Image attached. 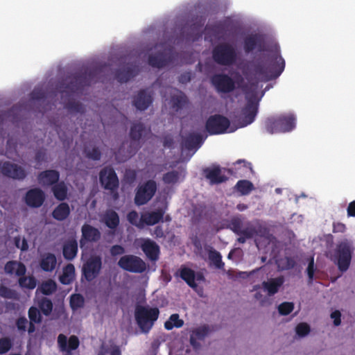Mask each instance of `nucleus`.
Wrapping results in <instances>:
<instances>
[{
	"mask_svg": "<svg viewBox=\"0 0 355 355\" xmlns=\"http://www.w3.org/2000/svg\"><path fill=\"white\" fill-rule=\"evenodd\" d=\"M99 182L101 186L111 192L116 191L119 186V178L113 168L105 166L99 173Z\"/></svg>",
	"mask_w": 355,
	"mask_h": 355,
	"instance_id": "f8f14e48",
	"label": "nucleus"
},
{
	"mask_svg": "<svg viewBox=\"0 0 355 355\" xmlns=\"http://www.w3.org/2000/svg\"><path fill=\"white\" fill-rule=\"evenodd\" d=\"M164 214L165 210L162 208L145 213L141 216V222H142L143 225H154L160 221H163Z\"/></svg>",
	"mask_w": 355,
	"mask_h": 355,
	"instance_id": "cd10ccee",
	"label": "nucleus"
},
{
	"mask_svg": "<svg viewBox=\"0 0 355 355\" xmlns=\"http://www.w3.org/2000/svg\"><path fill=\"white\" fill-rule=\"evenodd\" d=\"M82 236L80 240V248H83L85 243L97 242L101 239V232L96 228L89 224H84L81 227Z\"/></svg>",
	"mask_w": 355,
	"mask_h": 355,
	"instance_id": "aec40b11",
	"label": "nucleus"
},
{
	"mask_svg": "<svg viewBox=\"0 0 355 355\" xmlns=\"http://www.w3.org/2000/svg\"><path fill=\"white\" fill-rule=\"evenodd\" d=\"M28 320L24 316L19 317L16 320V326L19 331H25L26 330V325Z\"/></svg>",
	"mask_w": 355,
	"mask_h": 355,
	"instance_id": "e2e57ef3",
	"label": "nucleus"
},
{
	"mask_svg": "<svg viewBox=\"0 0 355 355\" xmlns=\"http://www.w3.org/2000/svg\"><path fill=\"white\" fill-rule=\"evenodd\" d=\"M104 223L107 227L112 230L116 229L119 225V216L114 210H107L104 214Z\"/></svg>",
	"mask_w": 355,
	"mask_h": 355,
	"instance_id": "e433bc0d",
	"label": "nucleus"
},
{
	"mask_svg": "<svg viewBox=\"0 0 355 355\" xmlns=\"http://www.w3.org/2000/svg\"><path fill=\"white\" fill-rule=\"evenodd\" d=\"M352 252V243L350 241L345 239L337 245L334 257L338 269L341 272H345L349 268Z\"/></svg>",
	"mask_w": 355,
	"mask_h": 355,
	"instance_id": "6e6552de",
	"label": "nucleus"
},
{
	"mask_svg": "<svg viewBox=\"0 0 355 355\" xmlns=\"http://www.w3.org/2000/svg\"><path fill=\"white\" fill-rule=\"evenodd\" d=\"M284 283V277L279 276L275 278H271L268 281H264L262 282L261 285L263 291L267 292L268 295L272 296L279 291Z\"/></svg>",
	"mask_w": 355,
	"mask_h": 355,
	"instance_id": "bb28decb",
	"label": "nucleus"
},
{
	"mask_svg": "<svg viewBox=\"0 0 355 355\" xmlns=\"http://www.w3.org/2000/svg\"><path fill=\"white\" fill-rule=\"evenodd\" d=\"M57 259L54 254L46 252L41 255L40 266L43 271L52 272L56 267Z\"/></svg>",
	"mask_w": 355,
	"mask_h": 355,
	"instance_id": "2f4dec72",
	"label": "nucleus"
},
{
	"mask_svg": "<svg viewBox=\"0 0 355 355\" xmlns=\"http://www.w3.org/2000/svg\"><path fill=\"white\" fill-rule=\"evenodd\" d=\"M264 39L259 33H252L247 35L243 40V49L245 53L252 52L257 49L259 51H263Z\"/></svg>",
	"mask_w": 355,
	"mask_h": 355,
	"instance_id": "f3484780",
	"label": "nucleus"
},
{
	"mask_svg": "<svg viewBox=\"0 0 355 355\" xmlns=\"http://www.w3.org/2000/svg\"><path fill=\"white\" fill-rule=\"evenodd\" d=\"M56 283L52 279H49L42 282L40 287L41 293L45 295H51L56 291Z\"/></svg>",
	"mask_w": 355,
	"mask_h": 355,
	"instance_id": "c03bdc74",
	"label": "nucleus"
},
{
	"mask_svg": "<svg viewBox=\"0 0 355 355\" xmlns=\"http://www.w3.org/2000/svg\"><path fill=\"white\" fill-rule=\"evenodd\" d=\"M208 258L211 263H212L216 268L224 269L225 263L222 260V255L219 252L215 249L211 248L208 252Z\"/></svg>",
	"mask_w": 355,
	"mask_h": 355,
	"instance_id": "a19ab883",
	"label": "nucleus"
},
{
	"mask_svg": "<svg viewBox=\"0 0 355 355\" xmlns=\"http://www.w3.org/2000/svg\"><path fill=\"white\" fill-rule=\"evenodd\" d=\"M37 306L44 315L49 316L53 311V304L50 299L42 297L38 300Z\"/></svg>",
	"mask_w": 355,
	"mask_h": 355,
	"instance_id": "4c0bfd02",
	"label": "nucleus"
},
{
	"mask_svg": "<svg viewBox=\"0 0 355 355\" xmlns=\"http://www.w3.org/2000/svg\"><path fill=\"white\" fill-rule=\"evenodd\" d=\"M235 188L241 195H248L253 190L254 185L249 180H242L237 182Z\"/></svg>",
	"mask_w": 355,
	"mask_h": 355,
	"instance_id": "79ce46f5",
	"label": "nucleus"
},
{
	"mask_svg": "<svg viewBox=\"0 0 355 355\" xmlns=\"http://www.w3.org/2000/svg\"><path fill=\"white\" fill-rule=\"evenodd\" d=\"M230 120L220 114L210 116L205 124V128L210 135L224 134L230 127Z\"/></svg>",
	"mask_w": 355,
	"mask_h": 355,
	"instance_id": "9b49d317",
	"label": "nucleus"
},
{
	"mask_svg": "<svg viewBox=\"0 0 355 355\" xmlns=\"http://www.w3.org/2000/svg\"><path fill=\"white\" fill-rule=\"evenodd\" d=\"M127 220L132 225H135L137 227H143V223L141 222V219L139 220L138 213L135 210H132L128 214Z\"/></svg>",
	"mask_w": 355,
	"mask_h": 355,
	"instance_id": "8fccbe9b",
	"label": "nucleus"
},
{
	"mask_svg": "<svg viewBox=\"0 0 355 355\" xmlns=\"http://www.w3.org/2000/svg\"><path fill=\"white\" fill-rule=\"evenodd\" d=\"M228 227L236 234L239 235L243 227V221L238 217L232 218Z\"/></svg>",
	"mask_w": 355,
	"mask_h": 355,
	"instance_id": "09e8293b",
	"label": "nucleus"
},
{
	"mask_svg": "<svg viewBox=\"0 0 355 355\" xmlns=\"http://www.w3.org/2000/svg\"><path fill=\"white\" fill-rule=\"evenodd\" d=\"M214 62L222 66H231L237 59L235 48L229 43H221L216 45L212 51Z\"/></svg>",
	"mask_w": 355,
	"mask_h": 355,
	"instance_id": "0eeeda50",
	"label": "nucleus"
},
{
	"mask_svg": "<svg viewBox=\"0 0 355 355\" xmlns=\"http://www.w3.org/2000/svg\"><path fill=\"white\" fill-rule=\"evenodd\" d=\"M147 132L146 128L144 123L141 122L134 123L130 130V137L131 143L130 150H128V157H130L135 155L139 148V141L141 137Z\"/></svg>",
	"mask_w": 355,
	"mask_h": 355,
	"instance_id": "2eb2a0df",
	"label": "nucleus"
},
{
	"mask_svg": "<svg viewBox=\"0 0 355 355\" xmlns=\"http://www.w3.org/2000/svg\"><path fill=\"white\" fill-rule=\"evenodd\" d=\"M28 318L31 322L40 324L42 321L40 311L35 306H31L28 311Z\"/></svg>",
	"mask_w": 355,
	"mask_h": 355,
	"instance_id": "49530a36",
	"label": "nucleus"
},
{
	"mask_svg": "<svg viewBox=\"0 0 355 355\" xmlns=\"http://www.w3.org/2000/svg\"><path fill=\"white\" fill-rule=\"evenodd\" d=\"M285 61L277 53L268 55L264 60L257 61L254 64V71L260 80L268 82L278 78L284 71Z\"/></svg>",
	"mask_w": 355,
	"mask_h": 355,
	"instance_id": "f257e3e1",
	"label": "nucleus"
},
{
	"mask_svg": "<svg viewBox=\"0 0 355 355\" xmlns=\"http://www.w3.org/2000/svg\"><path fill=\"white\" fill-rule=\"evenodd\" d=\"M296 118L293 114H284L268 117L265 121V128L270 134L284 133L295 128Z\"/></svg>",
	"mask_w": 355,
	"mask_h": 355,
	"instance_id": "7ed1b4c3",
	"label": "nucleus"
},
{
	"mask_svg": "<svg viewBox=\"0 0 355 355\" xmlns=\"http://www.w3.org/2000/svg\"><path fill=\"white\" fill-rule=\"evenodd\" d=\"M101 268L102 260L101 257H91L83 266V275L87 282H92L98 276Z\"/></svg>",
	"mask_w": 355,
	"mask_h": 355,
	"instance_id": "ddd939ff",
	"label": "nucleus"
},
{
	"mask_svg": "<svg viewBox=\"0 0 355 355\" xmlns=\"http://www.w3.org/2000/svg\"><path fill=\"white\" fill-rule=\"evenodd\" d=\"M296 334L300 337H304L310 332V327L305 322L298 324L295 327Z\"/></svg>",
	"mask_w": 355,
	"mask_h": 355,
	"instance_id": "864d4df0",
	"label": "nucleus"
},
{
	"mask_svg": "<svg viewBox=\"0 0 355 355\" xmlns=\"http://www.w3.org/2000/svg\"><path fill=\"white\" fill-rule=\"evenodd\" d=\"M340 316L341 314L339 311H335L331 313V318L334 319V324L335 326H338L340 324Z\"/></svg>",
	"mask_w": 355,
	"mask_h": 355,
	"instance_id": "69168bd1",
	"label": "nucleus"
},
{
	"mask_svg": "<svg viewBox=\"0 0 355 355\" xmlns=\"http://www.w3.org/2000/svg\"><path fill=\"white\" fill-rule=\"evenodd\" d=\"M259 81L256 80L243 87L247 103L242 112L245 118V125L252 123L258 111L257 89Z\"/></svg>",
	"mask_w": 355,
	"mask_h": 355,
	"instance_id": "20e7f679",
	"label": "nucleus"
},
{
	"mask_svg": "<svg viewBox=\"0 0 355 355\" xmlns=\"http://www.w3.org/2000/svg\"><path fill=\"white\" fill-rule=\"evenodd\" d=\"M46 94L40 88H35L31 93V98L33 100L40 101L45 98Z\"/></svg>",
	"mask_w": 355,
	"mask_h": 355,
	"instance_id": "13d9d810",
	"label": "nucleus"
},
{
	"mask_svg": "<svg viewBox=\"0 0 355 355\" xmlns=\"http://www.w3.org/2000/svg\"><path fill=\"white\" fill-rule=\"evenodd\" d=\"M15 291L3 286H0V296L6 299H12L15 297Z\"/></svg>",
	"mask_w": 355,
	"mask_h": 355,
	"instance_id": "4d7b16f0",
	"label": "nucleus"
},
{
	"mask_svg": "<svg viewBox=\"0 0 355 355\" xmlns=\"http://www.w3.org/2000/svg\"><path fill=\"white\" fill-rule=\"evenodd\" d=\"M19 285L21 288H25L28 289H33L36 287L37 281L33 276L26 277L19 276Z\"/></svg>",
	"mask_w": 355,
	"mask_h": 355,
	"instance_id": "37998d69",
	"label": "nucleus"
},
{
	"mask_svg": "<svg viewBox=\"0 0 355 355\" xmlns=\"http://www.w3.org/2000/svg\"><path fill=\"white\" fill-rule=\"evenodd\" d=\"M140 247L149 260L156 261L159 259V246L154 241L150 239H144Z\"/></svg>",
	"mask_w": 355,
	"mask_h": 355,
	"instance_id": "4be33fe9",
	"label": "nucleus"
},
{
	"mask_svg": "<svg viewBox=\"0 0 355 355\" xmlns=\"http://www.w3.org/2000/svg\"><path fill=\"white\" fill-rule=\"evenodd\" d=\"M294 309V305L292 302H283L278 306L279 313L282 315H287L291 313Z\"/></svg>",
	"mask_w": 355,
	"mask_h": 355,
	"instance_id": "603ef678",
	"label": "nucleus"
},
{
	"mask_svg": "<svg viewBox=\"0 0 355 355\" xmlns=\"http://www.w3.org/2000/svg\"><path fill=\"white\" fill-rule=\"evenodd\" d=\"M86 157L90 159L98 161L101 157V150L98 147H94L92 150H85Z\"/></svg>",
	"mask_w": 355,
	"mask_h": 355,
	"instance_id": "5fc2aeb1",
	"label": "nucleus"
},
{
	"mask_svg": "<svg viewBox=\"0 0 355 355\" xmlns=\"http://www.w3.org/2000/svg\"><path fill=\"white\" fill-rule=\"evenodd\" d=\"M153 234L157 239H161L165 237V234L163 230V227L160 225H157L155 227L154 230Z\"/></svg>",
	"mask_w": 355,
	"mask_h": 355,
	"instance_id": "338daca9",
	"label": "nucleus"
},
{
	"mask_svg": "<svg viewBox=\"0 0 355 355\" xmlns=\"http://www.w3.org/2000/svg\"><path fill=\"white\" fill-rule=\"evenodd\" d=\"M12 347V342L8 337L0 338V354L7 353Z\"/></svg>",
	"mask_w": 355,
	"mask_h": 355,
	"instance_id": "3c124183",
	"label": "nucleus"
},
{
	"mask_svg": "<svg viewBox=\"0 0 355 355\" xmlns=\"http://www.w3.org/2000/svg\"><path fill=\"white\" fill-rule=\"evenodd\" d=\"M73 278L74 277L62 272V275H60L59 277V280L61 284L64 285H69L73 282Z\"/></svg>",
	"mask_w": 355,
	"mask_h": 355,
	"instance_id": "0e129e2a",
	"label": "nucleus"
},
{
	"mask_svg": "<svg viewBox=\"0 0 355 355\" xmlns=\"http://www.w3.org/2000/svg\"><path fill=\"white\" fill-rule=\"evenodd\" d=\"M118 266L125 271L133 273H142L147 269L146 262L139 257L126 254L120 258Z\"/></svg>",
	"mask_w": 355,
	"mask_h": 355,
	"instance_id": "9d476101",
	"label": "nucleus"
},
{
	"mask_svg": "<svg viewBox=\"0 0 355 355\" xmlns=\"http://www.w3.org/2000/svg\"><path fill=\"white\" fill-rule=\"evenodd\" d=\"M97 69H89L85 71L76 73L70 81L66 84L63 90L61 91L62 98L67 94L70 96L74 93L81 92L85 86L91 85L94 77L97 74Z\"/></svg>",
	"mask_w": 355,
	"mask_h": 355,
	"instance_id": "f03ea898",
	"label": "nucleus"
},
{
	"mask_svg": "<svg viewBox=\"0 0 355 355\" xmlns=\"http://www.w3.org/2000/svg\"><path fill=\"white\" fill-rule=\"evenodd\" d=\"M37 179L43 186H53L58 182L60 173L56 170H46L38 174Z\"/></svg>",
	"mask_w": 355,
	"mask_h": 355,
	"instance_id": "a878e982",
	"label": "nucleus"
},
{
	"mask_svg": "<svg viewBox=\"0 0 355 355\" xmlns=\"http://www.w3.org/2000/svg\"><path fill=\"white\" fill-rule=\"evenodd\" d=\"M202 144V137L198 133H189L182 139V146L189 150H191L194 148L198 149Z\"/></svg>",
	"mask_w": 355,
	"mask_h": 355,
	"instance_id": "c85d7f7f",
	"label": "nucleus"
},
{
	"mask_svg": "<svg viewBox=\"0 0 355 355\" xmlns=\"http://www.w3.org/2000/svg\"><path fill=\"white\" fill-rule=\"evenodd\" d=\"M202 175L209 181L211 185L219 184L227 180V178L222 173L220 166H213L203 168Z\"/></svg>",
	"mask_w": 355,
	"mask_h": 355,
	"instance_id": "a211bd4d",
	"label": "nucleus"
},
{
	"mask_svg": "<svg viewBox=\"0 0 355 355\" xmlns=\"http://www.w3.org/2000/svg\"><path fill=\"white\" fill-rule=\"evenodd\" d=\"M173 60V49L165 48L154 55H150L148 62L153 67L161 69L171 63Z\"/></svg>",
	"mask_w": 355,
	"mask_h": 355,
	"instance_id": "4468645a",
	"label": "nucleus"
},
{
	"mask_svg": "<svg viewBox=\"0 0 355 355\" xmlns=\"http://www.w3.org/2000/svg\"><path fill=\"white\" fill-rule=\"evenodd\" d=\"M153 98L151 93L148 89H141L135 96L132 103L139 111L147 110L153 103Z\"/></svg>",
	"mask_w": 355,
	"mask_h": 355,
	"instance_id": "6ab92c4d",
	"label": "nucleus"
},
{
	"mask_svg": "<svg viewBox=\"0 0 355 355\" xmlns=\"http://www.w3.org/2000/svg\"><path fill=\"white\" fill-rule=\"evenodd\" d=\"M139 68L137 65L130 64L118 69L115 73L116 79L121 83H126L138 74Z\"/></svg>",
	"mask_w": 355,
	"mask_h": 355,
	"instance_id": "393cba45",
	"label": "nucleus"
},
{
	"mask_svg": "<svg viewBox=\"0 0 355 355\" xmlns=\"http://www.w3.org/2000/svg\"><path fill=\"white\" fill-rule=\"evenodd\" d=\"M65 107L71 112L73 113H80L83 114L85 112V107L79 101H69L66 105Z\"/></svg>",
	"mask_w": 355,
	"mask_h": 355,
	"instance_id": "a18cd8bd",
	"label": "nucleus"
},
{
	"mask_svg": "<svg viewBox=\"0 0 355 355\" xmlns=\"http://www.w3.org/2000/svg\"><path fill=\"white\" fill-rule=\"evenodd\" d=\"M84 297L80 294H73L70 297V306L73 310H77L84 306Z\"/></svg>",
	"mask_w": 355,
	"mask_h": 355,
	"instance_id": "de8ad7c7",
	"label": "nucleus"
},
{
	"mask_svg": "<svg viewBox=\"0 0 355 355\" xmlns=\"http://www.w3.org/2000/svg\"><path fill=\"white\" fill-rule=\"evenodd\" d=\"M67 187L64 182H57L52 187V192L58 200H64L67 196Z\"/></svg>",
	"mask_w": 355,
	"mask_h": 355,
	"instance_id": "58836bf2",
	"label": "nucleus"
},
{
	"mask_svg": "<svg viewBox=\"0 0 355 355\" xmlns=\"http://www.w3.org/2000/svg\"><path fill=\"white\" fill-rule=\"evenodd\" d=\"M184 322L180 318L178 313H173L170 315L169 318L164 322V328L166 330H172L173 328H181L183 327Z\"/></svg>",
	"mask_w": 355,
	"mask_h": 355,
	"instance_id": "ea45409f",
	"label": "nucleus"
},
{
	"mask_svg": "<svg viewBox=\"0 0 355 355\" xmlns=\"http://www.w3.org/2000/svg\"><path fill=\"white\" fill-rule=\"evenodd\" d=\"M209 332L210 328L207 324L200 326L191 331L189 343L193 349H197L200 347V343L198 340H203Z\"/></svg>",
	"mask_w": 355,
	"mask_h": 355,
	"instance_id": "5701e85b",
	"label": "nucleus"
},
{
	"mask_svg": "<svg viewBox=\"0 0 355 355\" xmlns=\"http://www.w3.org/2000/svg\"><path fill=\"white\" fill-rule=\"evenodd\" d=\"M185 175L186 168L185 167L181 166L179 167L178 170H173L164 173L162 177V180L165 184H175L180 180L181 178L184 179Z\"/></svg>",
	"mask_w": 355,
	"mask_h": 355,
	"instance_id": "72a5a7b5",
	"label": "nucleus"
},
{
	"mask_svg": "<svg viewBox=\"0 0 355 355\" xmlns=\"http://www.w3.org/2000/svg\"><path fill=\"white\" fill-rule=\"evenodd\" d=\"M44 200L45 194L39 188L28 190L25 196V202L30 207L38 208L42 205Z\"/></svg>",
	"mask_w": 355,
	"mask_h": 355,
	"instance_id": "412c9836",
	"label": "nucleus"
},
{
	"mask_svg": "<svg viewBox=\"0 0 355 355\" xmlns=\"http://www.w3.org/2000/svg\"><path fill=\"white\" fill-rule=\"evenodd\" d=\"M67 337L65 335L60 334L58 337V344L62 352L67 351Z\"/></svg>",
	"mask_w": 355,
	"mask_h": 355,
	"instance_id": "052dcab7",
	"label": "nucleus"
},
{
	"mask_svg": "<svg viewBox=\"0 0 355 355\" xmlns=\"http://www.w3.org/2000/svg\"><path fill=\"white\" fill-rule=\"evenodd\" d=\"M110 251L112 257H116L123 254L125 253V248L120 245H114L111 247Z\"/></svg>",
	"mask_w": 355,
	"mask_h": 355,
	"instance_id": "680f3d73",
	"label": "nucleus"
},
{
	"mask_svg": "<svg viewBox=\"0 0 355 355\" xmlns=\"http://www.w3.org/2000/svg\"><path fill=\"white\" fill-rule=\"evenodd\" d=\"M177 275L180 276L191 288H194L197 287L196 272L193 270L185 266H182L178 270Z\"/></svg>",
	"mask_w": 355,
	"mask_h": 355,
	"instance_id": "473e14b6",
	"label": "nucleus"
},
{
	"mask_svg": "<svg viewBox=\"0 0 355 355\" xmlns=\"http://www.w3.org/2000/svg\"><path fill=\"white\" fill-rule=\"evenodd\" d=\"M307 275L309 278V283L311 284L313 280L315 268H314V260L313 257L311 258V260L308 264V267L306 268Z\"/></svg>",
	"mask_w": 355,
	"mask_h": 355,
	"instance_id": "bf43d9fd",
	"label": "nucleus"
},
{
	"mask_svg": "<svg viewBox=\"0 0 355 355\" xmlns=\"http://www.w3.org/2000/svg\"><path fill=\"white\" fill-rule=\"evenodd\" d=\"M157 189V183L153 180H147L144 184L138 186L135 196V203L137 206H141L149 202Z\"/></svg>",
	"mask_w": 355,
	"mask_h": 355,
	"instance_id": "1a4fd4ad",
	"label": "nucleus"
},
{
	"mask_svg": "<svg viewBox=\"0 0 355 355\" xmlns=\"http://www.w3.org/2000/svg\"><path fill=\"white\" fill-rule=\"evenodd\" d=\"M266 232V228L262 226L258 227L254 226H248L241 230L239 233V237L237 239V242L239 243H245L247 239H252L256 235L262 236Z\"/></svg>",
	"mask_w": 355,
	"mask_h": 355,
	"instance_id": "b1692460",
	"label": "nucleus"
},
{
	"mask_svg": "<svg viewBox=\"0 0 355 355\" xmlns=\"http://www.w3.org/2000/svg\"><path fill=\"white\" fill-rule=\"evenodd\" d=\"M80 345L79 339L76 336H71L67 343V352L76 350Z\"/></svg>",
	"mask_w": 355,
	"mask_h": 355,
	"instance_id": "6e6d98bb",
	"label": "nucleus"
},
{
	"mask_svg": "<svg viewBox=\"0 0 355 355\" xmlns=\"http://www.w3.org/2000/svg\"><path fill=\"white\" fill-rule=\"evenodd\" d=\"M0 171L4 176L15 180H24L26 177V173L21 166L10 162H0Z\"/></svg>",
	"mask_w": 355,
	"mask_h": 355,
	"instance_id": "dca6fc26",
	"label": "nucleus"
},
{
	"mask_svg": "<svg viewBox=\"0 0 355 355\" xmlns=\"http://www.w3.org/2000/svg\"><path fill=\"white\" fill-rule=\"evenodd\" d=\"M70 214V208L67 203L61 202L53 211L52 216L57 220L62 221Z\"/></svg>",
	"mask_w": 355,
	"mask_h": 355,
	"instance_id": "f704fd0d",
	"label": "nucleus"
},
{
	"mask_svg": "<svg viewBox=\"0 0 355 355\" xmlns=\"http://www.w3.org/2000/svg\"><path fill=\"white\" fill-rule=\"evenodd\" d=\"M243 77L237 73L234 80L223 73L214 74L210 78V83L218 94H229L235 90L236 84L243 81Z\"/></svg>",
	"mask_w": 355,
	"mask_h": 355,
	"instance_id": "423d86ee",
	"label": "nucleus"
},
{
	"mask_svg": "<svg viewBox=\"0 0 355 355\" xmlns=\"http://www.w3.org/2000/svg\"><path fill=\"white\" fill-rule=\"evenodd\" d=\"M175 94H172L171 103L173 108L176 110H181L187 103V98L182 92L175 89Z\"/></svg>",
	"mask_w": 355,
	"mask_h": 355,
	"instance_id": "c9c22d12",
	"label": "nucleus"
},
{
	"mask_svg": "<svg viewBox=\"0 0 355 355\" xmlns=\"http://www.w3.org/2000/svg\"><path fill=\"white\" fill-rule=\"evenodd\" d=\"M159 315L157 307H149L138 305L135 308V318L136 322L144 333H148L153 328Z\"/></svg>",
	"mask_w": 355,
	"mask_h": 355,
	"instance_id": "39448f33",
	"label": "nucleus"
},
{
	"mask_svg": "<svg viewBox=\"0 0 355 355\" xmlns=\"http://www.w3.org/2000/svg\"><path fill=\"white\" fill-rule=\"evenodd\" d=\"M4 271L6 274L12 275L15 274L16 276H24L26 272L25 265L19 261H9L4 266Z\"/></svg>",
	"mask_w": 355,
	"mask_h": 355,
	"instance_id": "7c9ffc66",
	"label": "nucleus"
},
{
	"mask_svg": "<svg viewBox=\"0 0 355 355\" xmlns=\"http://www.w3.org/2000/svg\"><path fill=\"white\" fill-rule=\"evenodd\" d=\"M78 242L75 239L67 240L63 245L62 254L67 261H72L77 256Z\"/></svg>",
	"mask_w": 355,
	"mask_h": 355,
	"instance_id": "c756f323",
	"label": "nucleus"
},
{
	"mask_svg": "<svg viewBox=\"0 0 355 355\" xmlns=\"http://www.w3.org/2000/svg\"><path fill=\"white\" fill-rule=\"evenodd\" d=\"M347 211L349 217H355V200L349 204Z\"/></svg>",
	"mask_w": 355,
	"mask_h": 355,
	"instance_id": "774afa93",
	"label": "nucleus"
}]
</instances>
